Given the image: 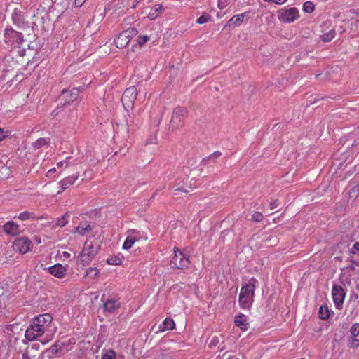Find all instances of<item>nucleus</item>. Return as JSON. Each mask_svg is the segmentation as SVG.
<instances>
[{
  "instance_id": "25",
  "label": "nucleus",
  "mask_w": 359,
  "mask_h": 359,
  "mask_svg": "<svg viewBox=\"0 0 359 359\" xmlns=\"http://www.w3.org/2000/svg\"><path fill=\"white\" fill-rule=\"evenodd\" d=\"M87 245L89 247L88 249L87 248V252L90 255L91 257H94L98 253L100 246L98 245H95L92 242L89 241L85 243L84 247H87Z\"/></svg>"
},
{
  "instance_id": "42",
  "label": "nucleus",
  "mask_w": 359,
  "mask_h": 359,
  "mask_svg": "<svg viewBox=\"0 0 359 359\" xmlns=\"http://www.w3.org/2000/svg\"><path fill=\"white\" fill-rule=\"evenodd\" d=\"M358 194H359V186L353 187L349 192L350 197H351V198H356Z\"/></svg>"
},
{
  "instance_id": "2",
  "label": "nucleus",
  "mask_w": 359,
  "mask_h": 359,
  "mask_svg": "<svg viewBox=\"0 0 359 359\" xmlns=\"http://www.w3.org/2000/svg\"><path fill=\"white\" fill-rule=\"evenodd\" d=\"M258 280L252 278L249 283L242 286L239 294L238 302L243 309H250L252 304Z\"/></svg>"
},
{
  "instance_id": "5",
  "label": "nucleus",
  "mask_w": 359,
  "mask_h": 359,
  "mask_svg": "<svg viewBox=\"0 0 359 359\" xmlns=\"http://www.w3.org/2000/svg\"><path fill=\"white\" fill-rule=\"evenodd\" d=\"M24 41L21 33L14 30L11 27H6L4 30V42L11 47L18 46Z\"/></svg>"
},
{
  "instance_id": "28",
  "label": "nucleus",
  "mask_w": 359,
  "mask_h": 359,
  "mask_svg": "<svg viewBox=\"0 0 359 359\" xmlns=\"http://www.w3.org/2000/svg\"><path fill=\"white\" fill-rule=\"evenodd\" d=\"M50 144L49 138H39L32 143V147L34 149H39L45 145Z\"/></svg>"
},
{
  "instance_id": "57",
  "label": "nucleus",
  "mask_w": 359,
  "mask_h": 359,
  "mask_svg": "<svg viewBox=\"0 0 359 359\" xmlns=\"http://www.w3.org/2000/svg\"><path fill=\"white\" fill-rule=\"evenodd\" d=\"M18 16V12L16 11V9L14 11V12L12 14V18L14 21V22H15V18Z\"/></svg>"
},
{
  "instance_id": "8",
  "label": "nucleus",
  "mask_w": 359,
  "mask_h": 359,
  "mask_svg": "<svg viewBox=\"0 0 359 359\" xmlns=\"http://www.w3.org/2000/svg\"><path fill=\"white\" fill-rule=\"evenodd\" d=\"M60 118L57 119L61 121V116L63 118L64 125L67 128L73 129L78 121V114L75 109H71L67 108V112L60 113Z\"/></svg>"
},
{
  "instance_id": "64",
  "label": "nucleus",
  "mask_w": 359,
  "mask_h": 359,
  "mask_svg": "<svg viewBox=\"0 0 359 359\" xmlns=\"http://www.w3.org/2000/svg\"><path fill=\"white\" fill-rule=\"evenodd\" d=\"M351 262H352L353 264H355L356 265H359V262H356V261H355V260H351Z\"/></svg>"
},
{
  "instance_id": "41",
  "label": "nucleus",
  "mask_w": 359,
  "mask_h": 359,
  "mask_svg": "<svg viewBox=\"0 0 359 359\" xmlns=\"http://www.w3.org/2000/svg\"><path fill=\"white\" fill-rule=\"evenodd\" d=\"M99 273L97 268H89L86 271V275L92 278L95 277Z\"/></svg>"
},
{
  "instance_id": "49",
  "label": "nucleus",
  "mask_w": 359,
  "mask_h": 359,
  "mask_svg": "<svg viewBox=\"0 0 359 359\" xmlns=\"http://www.w3.org/2000/svg\"><path fill=\"white\" fill-rule=\"evenodd\" d=\"M158 14L156 13V11L152 10L149 14L148 18L150 20H154L158 17Z\"/></svg>"
},
{
  "instance_id": "52",
  "label": "nucleus",
  "mask_w": 359,
  "mask_h": 359,
  "mask_svg": "<svg viewBox=\"0 0 359 359\" xmlns=\"http://www.w3.org/2000/svg\"><path fill=\"white\" fill-rule=\"evenodd\" d=\"M222 359H238L234 355H229L228 353L223 354Z\"/></svg>"
},
{
  "instance_id": "56",
  "label": "nucleus",
  "mask_w": 359,
  "mask_h": 359,
  "mask_svg": "<svg viewBox=\"0 0 359 359\" xmlns=\"http://www.w3.org/2000/svg\"><path fill=\"white\" fill-rule=\"evenodd\" d=\"M217 343H218V339H213L210 341V344H209V346H210V347L215 346H216V345H217Z\"/></svg>"
},
{
  "instance_id": "16",
  "label": "nucleus",
  "mask_w": 359,
  "mask_h": 359,
  "mask_svg": "<svg viewBox=\"0 0 359 359\" xmlns=\"http://www.w3.org/2000/svg\"><path fill=\"white\" fill-rule=\"evenodd\" d=\"M128 235L123 245V248L126 250L130 249L134 243L137 241L138 238L135 236V234L139 233V232L135 229H130L128 230Z\"/></svg>"
},
{
  "instance_id": "45",
  "label": "nucleus",
  "mask_w": 359,
  "mask_h": 359,
  "mask_svg": "<svg viewBox=\"0 0 359 359\" xmlns=\"http://www.w3.org/2000/svg\"><path fill=\"white\" fill-rule=\"evenodd\" d=\"M359 346V340L354 337H352V339L350 341V347L351 348H357Z\"/></svg>"
},
{
  "instance_id": "11",
  "label": "nucleus",
  "mask_w": 359,
  "mask_h": 359,
  "mask_svg": "<svg viewBox=\"0 0 359 359\" xmlns=\"http://www.w3.org/2000/svg\"><path fill=\"white\" fill-rule=\"evenodd\" d=\"M298 10L296 8H290L278 11V18L283 22H292L298 18Z\"/></svg>"
},
{
  "instance_id": "55",
  "label": "nucleus",
  "mask_w": 359,
  "mask_h": 359,
  "mask_svg": "<svg viewBox=\"0 0 359 359\" xmlns=\"http://www.w3.org/2000/svg\"><path fill=\"white\" fill-rule=\"evenodd\" d=\"M163 10V7L161 5L157 4L155 5L154 11H156V13L158 14Z\"/></svg>"
},
{
  "instance_id": "38",
  "label": "nucleus",
  "mask_w": 359,
  "mask_h": 359,
  "mask_svg": "<svg viewBox=\"0 0 359 359\" xmlns=\"http://www.w3.org/2000/svg\"><path fill=\"white\" fill-rule=\"evenodd\" d=\"M210 20L211 16L209 14L204 13L197 19L196 22L198 24H204Z\"/></svg>"
},
{
  "instance_id": "34",
  "label": "nucleus",
  "mask_w": 359,
  "mask_h": 359,
  "mask_svg": "<svg viewBox=\"0 0 359 359\" xmlns=\"http://www.w3.org/2000/svg\"><path fill=\"white\" fill-rule=\"evenodd\" d=\"M122 32L126 33V36H127V38H128L129 41L133 36H136L138 33L137 30L134 27L128 28V29L123 31Z\"/></svg>"
},
{
  "instance_id": "18",
  "label": "nucleus",
  "mask_w": 359,
  "mask_h": 359,
  "mask_svg": "<svg viewBox=\"0 0 359 359\" xmlns=\"http://www.w3.org/2000/svg\"><path fill=\"white\" fill-rule=\"evenodd\" d=\"M79 177V172L76 174H74L71 176L67 177L64 178L62 180H61L59 184L60 185V187L62 188V191H65L68 187H69L71 185L74 184V182L78 179Z\"/></svg>"
},
{
  "instance_id": "27",
  "label": "nucleus",
  "mask_w": 359,
  "mask_h": 359,
  "mask_svg": "<svg viewBox=\"0 0 359 359\" xmlns=\"http://www.w3.org/2000/svg\"><path fill=\"white\" fill-rule=\"evenodd\" d=\"M70 212H67L64 215L57 219L55 226L57 227H63L65 226L69 220L70 218Z\"/></svg>"
},
{
  "instance_id": "6",
  "label": "nucleus",
  "mask_w": 359,
  "mask_h": 359,
  "mask_svg": "<svg viewBox=\"0 0 359 359\" xmlns=\"http://www.w3.org/2000/svg\"><path fill=\"white\" fill-rule=\"evenodd\" d=\"M137 90L135 86H132L125 90L123 93L121 102L125 109L128 111L132 109L137 98Z\"/></svg>"
},
{
  "instance_id": "32",
  "label": "nucleus",
  "mask_w": 359,
  "mask_h": 359,
  "mask_svg": "<svg viewBox=\"0 0 359 359\" xmlns=\"http://www.w3.org/2000/svg\"><path fill=\"white\" fill-rule=\"evenodd\" d=\"M18 218L22 221L27 220V219H37V217H36V215H34V212H28V211H25V212H21L19 215Z\"/></svg>"
},
{
  "instance_id": "21",
  "label": "nucleus",
  "mask_w": 359,
  "mask_h": 359,
  "mask_svg": "<svg viewBox=\"0 0 359 359\" xmlns=\"http://www.w3.org/2000/svg\"><path fill=\"white\" fill-rule=\"evenodd\" d=\"M126 33H120L117 38L114 40V44L118 48H124L129 43V39L126 36Z\"/></svg>"
},
{
  "instance_id": "47",
  "label": "nucleus",
  "mask_w": 359,
  "mask_h": 359,
  "mask_svg": "<svg viewBox=\"0 0 359 359\" xmlns=\"http://www.w3.org/2000/svg\"><path fill=\"white\" fill-rule=\"evenodd\" d=\"M280 205V201L278 199H276L271 202L270 203V209L274 210L277 208Z\"/></svg>"
},
{
  "instance_id": "26",
  "label": "nucleus",
  "mask_w": 359,
  "mask_h": 359,
  "mask_svg": "<svg viewBox=\"0 0 359 359\" xmlns=\"http://www.w3.org/2000/svg\"><path fill=\"white\" fill-rule=\"evenodd\" d=\"M221 155H222V154L220 151H215L214 153H212L208 157L203 158V160L201 161V163L203 165H206L210 161H212L213 163H215L216 161V160L219 157L221 156Z\"/></svg>"
},
{
  "instance_id": "3",
  "label": "nucleus",
  "mask_w": 359,
  "mask_h": 359,
  "mask_svg": "<svg viewBox=\"0 0 359 359\" xmlns=\"http://www.w3.org/2000/svg\"><path fill=\"white\" fill-rule=\"evenodd\" d=\"M77 99V91L72 89H63L60 95L59 100L62 106H58L52 112V116L54 118H60V113L67 112L68 105Z\"/></svg>"
},
{
  "instance_id": "54",
  "label": "nucleus",
  "mask_w": 359,
  "mask_h": 359,
  "mask_svg": "<svg viewBox=\"0 0 359 359\" xmlns=\"http://www.w3.org/2000/svg\"><path fill=\"white\" fill-rule=\"evenodd\" d=\"M190 171L191 170L189 169V168L182 167V170H180V172L187 176Z\"/></svg>"
},
{
  "instance_id": "22",
  "label": "nucleus",
  "mask_w": 359,
  "mask_h": 359,
  "mask_svg": "<svg viewBox=\"0 0 359 359\" xmlns=\"http://www.w3.org/2000/svg\"><path fill=\"white\" fill-rule=\"evenodd\" d=\"M235 324L239 327L242 330L245 331L248 330V323L246 320V316L241 313L235 318Z\"/></svg>"
},
{
  "instance_id": "53",
  "label": "nucleus",
  "mask_w": 359,
  "mask_h": 359,
  "mask_svg": "<svg viewBox=\"0 0 359 359\" xmlns=\"http://www.w3.org/2000/svg\"><path fill=\"white\" fill-rule=\"evenodd\" d=\"M86 0H74V4L76 7H81L83 5Z\"/></svg>"
},
{
  "instance_id": "58",
  "label": "nucleus",
  "mask_w": 359,
  "mask_h": 359,
  "mask_svg": "<svg viewBox=\"0 0 359 359\" xmlns=\"http://www.w3.org/2000/svg\"><path fill=\"white\" fill-rule=\"evenodd\" d=\"M287 0H274V3L276 4H283L285 3Z\"/></svg>"
},
{
  "instance_id": "15",
  "label": "nucleus",
  "mask_w": 359,
  "mask_h": 359,
  "mask_svg": "<svg viewBox=\"0 0 359 359\" xmlns=\"http://www.w3.org/2000/svg\"><path fill=\"white\" fill-rule=\"evenodd\" d=\"M3 229L7 235L12 236H17L20 233L19 226L12 221L7 222L3 226Z\"/></svg>"
},
{
  "instance_id": "48",
  "label": "nucleus",
  "mask_w": 359,
  "mask_h": 359,
  "mask_svg": "<svg viewBox=\"0 0 359 359\" xmlns=\"http://www.w3.org/2000/svg\"><path fill=\"white\" fill-rule=\"evenodd\" d=\"M227 6L226 0H218L217 6L219 9H224Z\"/></svg>"
},
{
  "instance_id": "14",
  "label": "nucleus",
  "mask_w": 359,
  "mask_h": 359,
  "mask_svg": "<svg viewBox=\"0 0 359 359\" xmlns=\"http://www.w3.org/2000/svg\"><path fill=\"white\" fill-rule=\"evenodd\" d=\"M48 271L57 278H62L67 273V269L60 264H56L47 269Z\"/></svg>"
},
{
  "instance_id": "33",
  "label": "nucleus",
  "mask_w": 359,
  "mask_h": 359,
  "mask_svg": "<svg viewBox=\"0 0 359 359\" xmlns=\"http://www.w3.org/2000/svg\"><path fill=\"white\" fill-rule=\"evenodd\" d=\"M335 34L336 31L331 29L329 32L323 34L320 37L323 41L329 42L334 38Z\"/></svg>"
},
{
  "instance_id": "10",
  "label": "nucleus",
  "mask_w": 359,
  "mask_h": 359,
  "mask_svg": "<svg viewBox=\"0 0 359 359\" xmlns=\"http://www.w3.org/2000/svg\"><path fill=\"white\" fill-rule=\"evenodd\" d=\"M332 294L336 308L341 309L346 296L344 290L341 286L335 285L332 287Z\"/></svg>"
},
{
  "instance_id": "44",
  "label": "nucleus",
  "mask_w": 359,
  "mask_h": 359,
  "mask_svg": "<svg viewBox=\"0 0 359 359\" xmlns=\"http://www.w3.org/2000/svg\"><path fill=\"white\" fill-rule=\"evenodd\" d=\"M6 297H0V313H3L2 309L6 308V303L7 300Z\"/></svg>"
},
{
  "instance_id": "23",
  "label": "nucleus",
  "mask_w": 359,
  "mask_h": 359,
  "mask_svg": "<svg viewBox=\"0 0 359 359\" xmlns=\"http://www.w3.org/2000/svg\"><path fill=\"white\" fill-rule=\"evenodd\" d=\"M92 230V226L88 222L81 223L75 229V231L81 236L85 235L86 233Z\"/></svg>"
},
{
  "instance_id": "59",
  "label": "nucleus",
  "mask_w": 359,
  "mask_h": 359,
  "mask_svg": "<svg viewBox=\"0 0 359 359\" xmlns=\"http://www.w3.org/2000/svg\"><path fill=\"white\" fill-rule=\"evenodd\" d=\"M350 12H351L352 13H355L358 16H359V9H351Z\"/></svg>"
},
{
  "instance_id": "51",
  "label": "nucleus",
  "mask_w": 359,
  "mask_h": 359,
  "mask_svg": "<svg viewBox=\"0 0 359 359\" xmlns=\"http://www.w3.org/2000/svg\"><path fill=\"white\" fill-rule=\"evenodd\" d=\"M73 90L77 91V97H79V93L84 90V86H81L79 87H74L72 88Z\"/></svg>"
},
{
  "instance_id": "9",
  "label": "nucleus",
  "mask_w": 359,
  "mask_h": 359,
  "mask_svg": "<svg viewBox=\"0 0 359 359\" xmlns=\"http://www.w3.org/2000/svg\"><path fill=\"white\" fill-rule=\"evenodd\" d=\"M32 243L26 237L18 238L13 243V248L15 251L25 254L32 249Z\"/></svg>"
},
{
  "instance_id": "35",
  "label": "nucleus",
  "mask_w": 359,
  "mask_h": 359,
  "mask_svg": "<svg viewBox=\"0 0 359 359\" xmlns=\"http://www.w3.org/2000/svg\"><path fill=\"white\" fill-rule=\"evenodd\" d=\"M314 4L311 1H306L303 5V10L304 12L311 13L314 11Z\"/></svg>"
},
{
  "instance_id": "19",
  "label": "nucleus",
  "mask_w": 359,
  "mask_h": 359,
  "mask_svg": "<svg viewBox=\"0 0 359 359\" xmlns=\"http://www.w3.org/2000/svg\"><path fill=\"white\" fill-rule=\"evenodd\" d=\"M120 306L119 303L112 299H108L104 302V311L109 313H114L116 310H117Z\"/></svg>"
},
{
  "instance_id": "1",
  "label": "nucleus",
  "mask_w": 359,
  "mask_h": 359,
  "mask_svg": "<svg viewBox=\"0 0 359 359\" xmlns=\"http://www.w3.org/2000/svg\"><path fill=\"white\" fill-rule=\"evenodd\" d=\"M52 320V316L48 313L36 316L26 330L25 338L28 341L36 340L38 337H41L44 334L45 330L48 327Z\"/></svg>"
},
{
  "instance_id": "7",
  "label": "nucleus",
  "mask_w": 359,
  "mask_h": 359,
  "mask_svg": "<svg viewBox=\"0 0 359 359\" xmlns=\"http://www.w3.org/2000/svg\"><path fill=\"white\" fill-rule=\"evenodd\" d=\"M175 255L172 258L171 264L178 269H185L189 267V259L177 247L174 248Z\"/></svg>"
},
{
  "instance_id": "36",
  "label": "nucleus",
  "mask_w": 359,
  "mask_h": 359,
  "mask_svg": "<svg viewBox=\"0 0 359 359\" xmlns=\"http://www.w3.org/2000/svg\"><path fill=\"white\" fill-rule=\"evenodd\" d=\"M102 359H116V352L112 349H109L106 353L102 355Z\"/></svg>"
},
{
  "instance_id": "31",
  "label": "nucleus",
  "mask_w": 359,
  "mask_h": 359,
  "mask_svg": "<svg viewBox=\"0 0 359 359\" xmlns=\"http://www.w3.org/2000/svg\"><path fill=\"white\" fill-rule=\"evenodd\" d=\"M123 260V255H114L108 258L107 262L110 265H119L122 263Z\"/></svg>"
},
{
  "instance_id": "12",
  "label": "nucleus",
  "mask_w": 359,
  "mask_h": 359,
  "mask_svg": "<svg viewBox=\"0 0 359 359\" xmlns=\"http://www.w3.org/2000/svg\"><path fill=\"white\" fill-rule=\"evenodd\" d=\"M174 186L176 187L174 190V195L177 196L180 192L182 193H188V189L187 188H191V184L188 185L187 181H185L184 179L181 180L180 177L175 178Z\"/></svg>"
},
{
  "instance_id": "50",
  "label": "nucleus",
  "mask_w": 359,
  "mask_h": 359,
  "mask_svg": "<svg viewBox=\"0 0 359 359\" xmlns=\"http://www.w3.org/2000/svg\"><path fill=\"white\" fill-rule=\"evenodd\" d=\"M8 131H4L3 128H0V141H2L8 135Z\"/></svg>"
},
{
  "instance_id": "61",
  "label": "nucleus",
  "mask_w": 359,
  "mask_h": 359,
  "mask_svg": "<svg viewBox=\"0 0 359 359\" xmlns=\"http://www.w3.org/2000/svg\"><path fill=\"white\" fill-rule=\"evenodd\" d=\"M62 256L66 257V258H69L70 257V254L68 253L67 252H62Z\"/></svg>"
},
{
  "instance_id": "43",
  "label": "nucleus",
  "mask_w": 359,
  "mask_h": 359,
  "mask_svg": "<svg viewBox=\"0 0 359 359\" xmlns=\"http://www.w3.org/2000/svg\"><path fill=\"white\" fill-rule=\"evenodd\" d=\"M263 215L259 212H256L252 215V220L255 222H259L262 221Z\"/></svg>"
},
{
  "instance_id": "17",
  "label": "nucleus",
  "mask_w": 359,
  "mask_h": 359,
  "mask_svg": "<svg viewBox=\"0 0 359 359\" xmlns=\"http://www.w3.org/2000/svg\"><path fill=\"white\" fill-rule=\"evenodd\" d=\"M248 13H241L239 15H233L224 25V28L231 26H239L244 20L245 16Z\"/></svg>"
},
{
  "instance_id": "40",
  "label": "nucleus",
  "mask_w": 359,
  "mask_h": 359,
  "mask_svg": "<svg viewBox=\"0 0 359 359\" xmlns=\"http://www.w3.org/2000/svg\"><path fill=\"white\" fill-rule=\"evenodd\" d=\"M149 39V36L147 35H140L137 39V44L140 46H143L148 40Z\"/></svg>"
},
{
  "instance_id": "13",
  "label": "nucleus",
  "mask_w": 359,
  "mask_h": 359,
  "mask_svg": "<svg viewBox=\"0 0 359 359\" xmlns=\"http://www.w3.org/2000/svg\"><path fill=\"white\" fill-rule=\"evenodd\" d=\"M41 346L40 342L36 341L28 346L22 355V359H33L36 355Z\"/></svg>"
},
{
  "instance_id": "62",
  "label": "nucleus",
  "mask_w": 359,
  "mask_h": 359,
  "mask_svg": "<svg viewBox=\"0 0 359 359\" xmlns=\"http://www.w3.org/2000/svg\"><path fill=\"white\" fill-rule=\"evenodd\" d=\"M126 123H127L128 126H130L133 124V121L132 120L128 121V119H126Z\"/></svg>"
},
{
  "instance_id": "63",
  "label": "nucleus",
  "mask_w": 359,
  "mask_h": 359,
  "mask_svg": "<svg viewBox=\"0 0 359 359\" xmlns=\"http://www.w3.org/2000/svg\"><path fill=\"white\" fill-rule=\"evenodd\" d=\"M348 269H349L351 271H354L355 270V267L353 266V264H351L348 266Z\"/></svg>"
},
{
  "instance_id": "20",
  "label": "nucleus",
  "mask_w": 359,
  "mask_h": 359,
  "mask_svg": "<svg viewBox=\"0 0 359 359\" xmlns=\"http://www.w3.org/2000/svg\"><path fill=\"white\" fill-rule=\"evenodd\" d=\"M87 248H88L89 247H88V246L83 247V249L82 252H81V254L79 255V259L77 261L78 264H82L83 266L89 264V262L93 259V257H91L90 255H89L87 252V251H88Z\"/></svg>"
},
{
  "instance_id": "60",
  "label": "nucleus",
  "mask_w": 359,
  "mask_h": 359,
  "mask_svg": "<svg viewBox=\"0 0 359 359\" xmlns=\"http://www.w3.org/2000/svg\"><path fill=\"white\" fill-rule=\"evenodd\" d=\"M57 165L58 168L62 167V166L65 167V161L59 162Z\"/></svg>"
},
{
  "instance_id": "46",
  "label": "nucleus",
  "mask_w": 359,
  "mask_h": 359,
  "mask_svg": "<svg viewBox=\"0 0 359 359\" xmlns=\"http://www.w3.org/2000/svg\"><path fill=\"white\" fill-rule=\"evenodd\" d=\"M358 251L359 252V242H355L353 245V248L351 250H349L350 252V255L351 257H353L352 255L355 254V251Z\"/></svg>"
},
{
  "instance_id": "24",
  "label": "nucleus",
  "mask_w": 359,
  "mask_h": 359,
  "mask_svg": "<svg viewBox=\"0 0 359 359\" xmlns=\"http://www.w3.org/2000/svg\"><path fill=\"white\" fill-rule=\"evenodd\" d=\"M175 323L174 320L170 318H166L163 322L162 325H160L159 330L161 331H166V330H172L175 328Z\"/></svg>"
},
{
  "instance_id": "39",
  "label": "nucleus",
  "mask_w": 359,
  "mask_h": 359,
  "mask_svg": "<svg viewBox=\"0 0 359 359\" xmlns=\"http://www.w3.org/2000/svg\"><path fill=\"white\" fill-rule=\"evenodd\" d=\"M350 332L352 337H356L359 334V323H354L352 325Z\"/></svg>"
},
{
  "instance_id": "29",
  "label": "nucleus",
  "mask_w": 359,
  "mask_h": 359,
  "mask_svg": "<svg viewBox=\"0 0 359 359\" xmlns=\"http://www.w3.org/2000/svg\"><path fill=\"white\" fill-rule=\"evenodd\" d=\"M318 317L322 320H327L330 316V311L327 306H321L318 312Z\"/></svg>"
},
{
  "instance_id": "37",
  "label": "nucleus",
  "mask_w": 359,
  "mask_h": 359,
  "mask_svg": "<svg viewBox=\"0 0 359 359\" xmlns=\"http://www.w3.org/2000/svg\"><path fill=\"white\" fill-rule=\"evenodd\" d=\"M65 168L68 166H72L76 164H78L80 163V161H78V159H74L72 156L67 157L65 160Z\"/></svg>"
},
{
  "instance_id": "4",
  "label": "nucleus",
  "mask_w": 359,
  "mask_h": 359,
  "mask_svg": "<svg viewBox=\"0 0 359 359\" xmlns=\"http://www.w3.org/2000/svg\"><path fill=\"white\" fill-rule=\"evenodd\" d=\"M188 115V110L184 107L178 106L173 110L170 121L169 129L174 131L183 127L184 120Z\"/></svg>"
},
{
  "instance_id": "30",
  "label": "nucleus",
  "mask_w": 359,
  "mask_h": 359,
  "mask_svg": "<svg viewBox=\"0 0 359 359\" xmlns=\"http://www.w3.org/2000/svg\"><path fill=\"white\" fill-rule=\"evenodd\" d=\"M64 346L65 344L63 343L57 341L50 347L48 351L52 354H57L62 351Z\"/></svg>"
}]
</instances>
